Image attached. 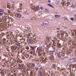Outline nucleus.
<instances>
[{"label": "nucleus", "mask_w": 76, "mask_h": 76, "mask_svg": "<svg viewBox=\"0 0 76 76\" xmlns=\"http://www.w3.org/2000/svg\"><path fill=\"white\" fill-rule=\"evenodd\" d=\"M28 38H30V39L27 40V42L28 44H33L34 42H36L37 41L36 36H34L31 33L29 34V35L28 37Z\"/></svg>", "instance_id": "f257e3e1"}, {"label": "nucleus", "mask_w": 76, "mask_h": 76, "mask_svg": "<svg viewBox=\"0 0 76 76\" xmlns=\"http://www.w3.org/2000/svg\"><path fill=\"white\" fill-rule=\"evenodd\" d=\"M70 0H66L67 1V2L66 3H65L64 2H63L62 3V5H63V7L64 8H66L67 7H70V6H71V4L70 3V2H69Z\"/></svg>", "instance_id": "f03ea898"}, {"label": "nucleus", "mask_w": 76, "mask_h": 76, "mask_svg": "<svg viewBox=\"0 0 76 76\" xmlns=\"http://www.w3.org/2000/svg\"><path fill=\"white\" fill-rule=\"evenodd\" d=\"M40 62H42V63H45L46 62H47V57H41L40 58Z\"/></svg>", "instance_id": "7ed1b4c3"}, {"label": "nucleus", "mask_w": 76, "mask_h": 76, "mask_svg": "<svg viewBox=\"0 0 76 76\" xmlns=\"http://www.w3.org/2000/svg\"><path fill=\"white\" fill-rule=\"evenodd\" d=\"M30 7L32 10H35L36 11L39 10V7H35L34 5H33L32 4L30 5Z\"/></svg>", "instance_id": "20e7f679"}, {"label": "nucleus", "mask_w": 76, "mask_h": 76, "mask_svg": "<svg viewBox=\"0 0 76 76\" xmlns=\"http://www.w3.org/2000/svg\"><path fill=\"white\" fill-rule=\"evenodd\" d=\"M42 24L41 25L42 26H48L49 22L47 21H44L43 22Z\"/></svg>", "instance_id": "39448f33"}, {"label": "nucleus", "mask_w": 76, "mask_h": 76, "mask_svg": "<svg viewBox=\"0 0 76 76\" xmlns=\"http://www.w3.org/2000/svg\"><path fill=\"white\" fill-rule=\"evenodd\" d=\"M18 69H19V70H20V69H23V71H24L23 70H25V68H23V64H19L18 65Z\"/></svg>", "instance_id": "423d86ee"}, {"label": "nucleus", "mask_w": 76, "mask_h": 76, "mask_svg": "<svg viewBox=\"0 0 76 76\" xmlns=\"http://www.w3.org/2000/svg\"><path fill=\"white\" fill-rule=\"evenodd\" d=\"M13 32H11L9 33V34L7 35V36L8 38H10L12 37V36H13Z\"/></svg>", "instance_id": "0eeeda50"}, {"label": "nucleus", "mask_w": 76, "mask_h": 76, "mask_svg": "<svg viewBox=\"0 0 76 76\" xmlns=\"http://www.w3.org/2000/svg\"><path fill=\"white\" fill-rule=\"evenodd\" d=\"M57 54L58 57H60L61 56H63V55H64V53H63V52H58Z\"/></svg>", "instance_id": "6e6552de"}, {"label": "nucleus", "mask_w": 76, "mask_h": 76, "mask_svg": "<svg viewBox=\"0 0 76 76\" xmlns=\"http://www.w3.org/2000/svg\"><path fill=\"white\" fill-rule=\"evenodd\" d=\"M37 49L38 50V51L40 52H41V51H44V49H43V48L41 47H39L37 48Z\"/></svg>", "instance_id": "1a4fd4ad"}, {"label": "nucleus", "mask_w": 76, "mask_h": 76, "mask_svg": "<svg viewBox=\"0 0 76 76\" xmlns=\"http://www.w3.org/2000/svg\"><path fill=\"white\" fill-rule=\"evenodd\" d=\"M52 67L53 69H57V66L55 64H53Z\"/></svg>", "instance_id": "9d476101"}, {"label": "nucleus", "mask_w": 76, "mask_h": 76, "mask_svg": "<svg viewBox=\"0 0 76 76\" xmlns=\"http://www.w3.org/2000/svg\"><path fill=\"white\" fill-rule=\"evenodd\" d=\"M49 54L51 56H53V52L52 51H50L49 52Z\"/></svg>", "instance_id": "9b49d317"}, {"label": "nucleus", "mask_w": 76, "mask_h": 76, "mask_svg": "<svg viewBox=\"0 0 76 76\" xmlns=\"http://www.w3.org/2000/svg\"><path fill=\"white\" fill-rule=\"evenodd\" d=\"M31 70V67H28V68L25 69H24V68H23V70L24 71H29V70Z\"/></svg>", "instance_id": "f8f14e48"}, {"label": "nucleus", "mask_w": 76, "mask_h": 76, "mask_svg": "<svg viewBox=\"0 0 76 76\" xmlns=\"http://www.w3.org/2000/svg\"><path fill=\"white\" fill-rule=\"evenodd\" d=\"M50 60L52 61H54V57L53 56H51L49 58Z\"/></svg>", "instance_id": "ddd939ff"}, {"label": "nucleus", "mask_w": 76, "mask_h": 76, "mask_svg": "<svg viewBox=\"0 0 76 76\" xmlns=\"http://www.w3.org/2000/svg\"><path fill=\"white\" fill-rule=\"evenodd\" d=\"M0 73L2 75H4V71L3 70H1Z\"/></svg>", "instance_id": "4468645a"}, {"label": "nucleus", "mask_w": 76, "mask_h": 76, "mask_svg": "<svg viewBox=\"0 0 76 76\" xmlns=\"http://www.w3.org/2000/svg\"><path fill=\"white\" fill-rule=\"evenodd\" d=\"M60 15H55V18H58L60 17Z\"/></svg>", "instance_id": "2eb2a0df"}, {"label": "nucleus", "mask_w": 76, "mask_h": 76, "mask_svg": "<svg viewBox=\"0 0 76 76\" xmlns=\"http://www.w3.org/2000/svg\"><path fill=\"white\" fill-rule=\"evenodd\" d=\"M11 49H12V50H13V51L14 50H15L16 48H15V47L13 46H12L11 48Z\"/></svg>", "instance_id": "dca6fc26"}, {"label": "nucleus", "mask_w": 76, "mask_h": 76, "mask_svg": "<svg viewBox=\"0 0 76 76\" xmlns=\"http://www.w3.org/2000/svg\"><path fill=\"white\" fill-rule=\"evenodd\" d=\"M58 48H61V44L58 43Z\"/></svg>", "instance_id": "f3484780"}, {"label": "nucleus", "mask_w": 76, "mask_h": 76, "mask_svg": "<svg viewBox=\"0 0 76 76\" xmlns=\"http://www.w3.org/2000/svg\"><path fill=\"white\" fill-rule=\"evenodd\" d=\"M17 16L19 18H21V15H20V14H18L17 15Z\"/></svg>", "instance_id": "a211bd4d"}, {"label": "nucleus", "mask_w": 76, "mask_h": 76, "mask_svg": "<svg viewBox=\"0 0 76 76\" xmlns=\"http://www.w3.org/2000/svg\"><path fill=\"white\" fill-rule=\"evenodd\" d=\"M71 50H68L67 51V53L68 54H70L71 53Z\"/></svg>", "instance_id": "6ab92c4d"}, {"label": "nucleus", "mask_w": 76, "mask_h": 76, "mask_svg": "<svg viewBox=\"0 0 76 76\" xmlns=\"http://www.w3.org/2000/svg\"><path fill=\"white\" fill-rule=\"evenodd\" d=\"M49 11V10L48 9H45L44 10V12H48Z\"/></svg>", "instance_id": "aec40b11"}, {"label": "nucleus", "mask_w": 76, "mask_h": 76, "mask_svg": "<svg viewBox=\"0 0 76 76\" xmlns=\"http://www.w3.org/2000/svg\"><path fill=\"white\" fill-rule=\"evenodd\" d=\"M35 69L36 70V71H38L39 69V68L37 66H36L35 68Z\"/></svg>", "instance_id": "412c9836"}, {"label": "nucleus", "mask_w": 76, "mask_h": 76, "mask_svg": "<svg viewBox=\"0 0 76 76\" xmlns=\"http://www.w3.org/2000/svg\"><path fill=\"white\" fill-rule=\"evenodd\" d=\"M48 6H50V7H52V8H54V7H53V5H51V4H48Z\"/></svg>", "instance_id": "4be33fe9"}, {"label": "nucleus", "mask_w": 76, "mask_h": 76, "mask_svg": "<svg viewBox=\"0 0 76 76\" xmlns=\"http://www.w3.org/2000/svg\"><path fill=\"white\" fill-rule=\"evenodd\" d=\"M18 11L19 12H21L22 11V8L21 7H20L18 9Z\"/></svg>", "instance_id": "5701e85b"}, {"label": "nucleus", "mask_w": 76, "mask_h": 76, "mask_svg": "<svg viewBox=\"0 0 76 76\" xmlns=\"http://www.w3.org/2000/svg\"><path fill=\"white\" fill-rule=\"evenodd\" d=\"M4 27H5V28H7V23H4Z\"/></svg>", "instance_id": "b1692460"}, {"label": "nucleus", "mask_w": 76, "mask_h": 76, "mask_svg": "<svg viewBox=\"0 0 76 76\" xmlns=\"http://www.w3.org/2000/svg\"><path fill=\"white\" fill-rule=\"evenodd\" d=\"M14 6H15V4H12V8H13V9H14Z\"/></svg>", "instance_id": "393cba45"}, {"label": "nucleus", "mask_w": 76, "mask_h": 76, "mask_svg": "<svg viewBox=\"0 0 76 76\" xmlns=\"http://www.w3.org/2000/svg\"><path fill=\"white\" fill-rule=\"evenodd\" d=\"M7 7L9 9H10L11 8V7L10 6V5H8Z\"/></svg>", "instance_id": "a878e982"}, {"label": "nucleus", "mask_w": 76, "mask_h": 76, "mask_svg": "<svg viewBox=\"0 0 76 76\" xmlns=\"http://www.w3.org/2000/svg\"><path fill=\"white\" fill-rule=\"evenodd\" d=\"M4 12V10H3L1 9H0V12Z\"/></svg>", "instance_id": "bb28decb"}, {"label": "nucleus", "mask_w": 76, "mask_h": 76, "mask_svg": "<svg viewBox=\"0 0 76 76\" xmlns=\"http://www.w3.org/2000/svg\"><path fill=\"white\" fill-rule=\"evenodd\" d=\"M30 47L33 50H34V48H33V47L31 46H30Z\"/></svg>", "instance_id": "cd10ccee"}, {"label": "nucleus", "mask_w": 76, "mask_h": 76, "mask_svg": "<svg viewBox=\"0 0 76 76\" xmlns=\"http://www.w3.org/2000/svg\"><path fill=\"white\" fill-rule=\"evenodd\" d=\"M74 61H75V59H72L71 62H72V63H73L74 62Z\"/></svg>", "instance_id": "c85d7f7f"}, {"label": "nucleus", "mask_w": 76, "mask_h": 76, "mask_svg": "<svg viewBox=\"0 0 76 76\" xmlns=\"http://www.w3.org/2000/svg\"><path fill=\"white\" fill-rule=\"evenodd\" d=\"M70 20H72V21H73V20H74V19H73V18H70Z\"/></svg>", "instance_id": "c756f323"}, {"label": "nucleus", "mask_w": 76, "mask_h": 76, "mask_svg": "<svg viewBox=\"0 0 76 76\" xmlns=\"http://www.w3.org/2000/svg\"><path fill=\"white\" fill-rule=\"evenodd\" d=\"M17 48H19V45L18 44L17 45Z\"/></svg>", "instance_id": "7c9ffc66"}, {"label": "nucleus", "mask_w": 76, "mask_h": 76, "mask_svg": "<svg viewBox=\"0 0 76 76\" xmlns=\"http://www.w3.org/2000/svg\"><path fill=\"white\" fill-rule=\"evenodd\" d=\"M9 33H10V32L9 33V32H7L6 33V35H7V34H9Z\"/></svg>", "instance_id": "2f4dec72"}, {"label": "nucleus", "mask_w": 76, "mask_h": 76, "mask_svg": "<svg viewBox=\"0 0 76 76\" xmlns=\"http://www.w3.org/2000/svg\"><path fill=\"white\" fill-rule=\"evenodd\" d=\"M30 53L31 54H33V51H31L30 52Z\"/></svg>", "instance_id": "473e14b6"}, {"label": "nucleus", "mask_w": 76, "mask_h": 76, "mask_svg": "<svg viewBox=\"0 0 76 76\" xmlns=\"http://www.w3.org/2000/svg\"><path fill=\"white\" fill-rule=\"evenodd\" d=\"M32 66L33 67H35V64H32Z\"/></svg>", "instance_id": "72a5a7b5"}, {"label": "nucleus", "mask_w": 76, "mask_h": 76, "mask_svg": "<svg viewBox=\"0 0 76 76\" xmlns=\"http://www.w3.org/2000/svg\"><path fill=\"white\" fill-rule=\"evenodd\" d=\"M6 40V39L5 38H4L3 39V41H5Z\"/></svg>", "instance_id": "f704fd0d"}, {"label": "nucleus", "mask_w": 76, "mask_h": 76, "mask_svg": "<svg viewBox=\"0 0 76 76\" xmlns=\"http://www.w3.org/2000/svg\"><path fill=\"white\" fill-rule=\"evenodd\" d=\"M46 38L48 39H48H49V37H46Z\"/></svg>", "instance_id": "c9c22d12"}, {"label": "nucleus", "mask_w": 76, "mask_h": 76, "mask_svg": "<svg viewBox=\"0 0 76 76\" xmlns=\"http://www.w3.org/2000/svg\"><path fill=\"white\" fill-rule=\"evenodd\" d=\"M75 65H72V68H74V67H75Z\"/></svg>", "instance_id": "e433bc0d"}, {"label": "nucleus", "mask_w": 76, "mask_h": 76, "mask_svg": "<svg viewBox=\"0 0 76 76\" xmlns=\"http://www.w3.org/2000/svg\"><path fill=\"white\" fill-rule=\"evenodd\" d=\"M3 13H0V16H2L3 15Z\"/></svg>", "instance_id": "4c0bfd02"}, {"label": "nucleus", "mask_w": 76, "mask_h": 76, "mask_svg": "<svg viewBox=\"0 0 76 76\" xmlns=\"http://www.w3.org/2000/svg\"><path fill=\"white\" fill-rule=\"evenodd\" d=\"M63 75L64 76H66V74H63Z\"/></svg>", "instance_id": "58836bf2"}, {"label": "nucleus", "mask_w": 76, "mask_h": 76, "mask_svg": "<svg viewBox=\"0 0 76 76\" xmlns=\"http://www.w3.org/2000/svg\"><path fill=\"white\" fill-rule=\"evenodd\" d=\"M40 9H41V10H43V8L42 7H40Z\"/></svg>", "instance_id": "ea45409f"}, {"label": "nucleus", "mask_w": 76, "mask_h": 76, "mask_svg": "<svg viewBox=\"0 0 76 76\" xmlns=\"http://www.w3.org/2000/svg\"><path fill=\"white\" fill-rule=\"evenodd\" d=\"M52 42H53V44H54V42H55V41L54 40H52Z\"/></svg>", "instance_id": "a19ab883"}, {"label": "nucleus", "mask_w": 76, "mask_h": 76, "mask_svg": "<svg viewBox=\"0 0 76 76\" xmlns=\"http://www.w3.org/2000/svg\"><path fill=\"white\" fill-rule=\"evenodd\" d=\"M70 76H75V75L73 74V75H70Z\"/></svg>", "instance_id": "79ce46f5"}, {"label": "nucleus", "mask_w": 76, "mask_h": 76, "mask_svg": "<svg viewBox=\"0 0 76 76\" xmlns=\"http://www.w3.org/2000/svg\"><path fill=\"white\" fill-rule=\"evenodd\" d=\"M48 3H50V2H51V1H50V0H48Z\"/></svg>", "instance_id": "37998d69"}, {"label": "nucleus", "mask_w": 76, "mask_h": 76, "mask_svg": "<svg viewBox=\"0 0 76 76\" xmlns=\"http://www.w3.org/2000/svg\"><path fill=\"white\" fill-rule=\"evenodd\" d=\"M57 30H59V29H60L59 28H57Z\"/></svg>", "instance_id": "c03bdc74"}, {"label": "nucleus", "mask_w": 76, "mask_h": 76, "mask_svg": "<svg viewBox=\"0 0 76 76\" xmlns=\"http://www.w3.org/2000/svg\"><path fill=\"white\" fill-rule=\"evenodd\" d=\"M43 47L44 49H45L46 48H45V47Z\"/></svg>", "instance_id": "a18cd8bd"}, {"label": "nucleus", "mask_w": 76, "mask_h": 76, "mask_svg": "<svg viewBox=\"0 0 76 76\" xmlns=\"http://www.w3.org/2000/svg\"><path fill=\"white\" fill-rule=\"evenodd\" d=\"M75 68H76V65H75Z\"/></svg>", "instance_id": "49530a36"}, {"label": "nucleus", "mask_w": 76, "mask_h": 76, "mask_svg": "<svg viewBox=\"0 0 76 76\" xmlns=\"http://www.w3.org/2000/svg\"><path fill=\"white\" fill-rule=\"evenodd\" d=\"M69 42H73L71 40Z\"/></svg>", "instance_id": "de8ad7c7"}, {"label": "nucleus", "mask_w": 76, "mask_h": 76, "mask_svg": "<svg viewBox=\"0 0 76 76\" xmlns=\"http://www.w3.org/2000/svg\"><path fill=\"white\" fill-rule=\"evenodd\" d=\"M38 54H39V55H41V53H38Z\"/></svg>", "instance_id": "09e8293b"}, {"label": "nucleus", "mask_w": 76, "mask_h": 76, "mask_svg": "<svg viewBox=\"0 0 76 76\" xmlns=\"http://www.w3.org/2000/svg\"><path fill=\"white\" fill-rule=\"evenodd\" d=\"M20 5L21 6H22V4H20Z\"/></svg>", "instance_id": "8fccbe9b"}, {"label": "nucleus", "mask_w": 76, "mask_h": 76, "mask_svg": "<svg viewBox=\"0 0 76 76\" xmlns=\"http://www.w3.org/2000/svg\"><path fill=\"white\" fill-rule=\"evenodd\" d=\"M50 75H48V76H49Z\"/></svg>", "instance_id": "3c124183"}, {"label": "nucleus", "mask_w": 76, "mask_h": 76, "mask_svg": "<svg viewBox=\"0 0 76 76\" xmlns=\"http://www.w3.org/2000/svg\"><path fill=\"white\" fill-rule=\"evenodd\" d=\"M1 28H2V27H1Z\"/></svg>", "instance_id": "603ef678"}]
</instances>
